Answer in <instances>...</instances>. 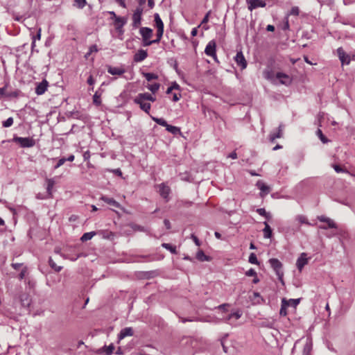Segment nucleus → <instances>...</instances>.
<instances>
[{
    "label": "nucleus",
    "mask_w": 355,
    "mask_h": 355,
    "mask_svg": "<svg viewBox=\"0 0 355 355\" xmlns=\"http://www.w3.org/2000/svg\"><path fill=\"white\" fill-rule=\"evenodd\" d=\"M107 71L112 75L121 76L125 73V69L121 67H109Z\"/></svg>",
    "instance_id": "6ab92c4d"
},
{
    "label": "nucleus",
    "mask_w": 355,
    "mask_h": 355,
    "mask_svg": "<svg viewBox=\"0 0 355 355\" xmlns=\"http://www.w3.org/2000/svg\"><path fill=\"white\" fill-rule=\"evenodd\" d=\"M276 78L279 80L280 83L283 85H288L291 83V78L289 76L282 72H277L276 73Z\"/></svg>",
    "instance_id": "f8f14e48"
},
{
    "label": "nucleus",
    "mask_w": 355,
    "mask_h": 355,
    "mask_svg": "<svg viewBox=\"0 0 355 355\" xmlns=\"http://www.w3.org/2000/svg\"><path fill=\"white\" fill-rule=\"evenodd\" d=\"M289 306L288 300H286L285 298H283L282 300V306L279 311L280 315L286 316L287 315V308Z\"/></svg>",
    "instance_id": "412c9836"
},
{
    "label": "nucleus",
    "mask_w": 355,
    "mask_h": 355,
    "mask_svg": "<svg viewBox=\"0 0 355 355\" xmlns=\"http://www.w3.org/2000/svg\"><path fill=\"white\" fill-rule=\"evenodd\" d=\"M49 266L54 269L56 272H60L62 269V266H58L51 258L49 260Z\"/></svg>",
    "instance_id": "58836bf2"
},
{
    "label": "nucleus",
    "mask_w": 355,
    "mask_h": 355,
    "mask_svg": "<svg viewBox=\"0 0 355 355\" xmlns=\"http://www.w3.org/2000/svg\"><path fill=\"white\" fill-rule=\"evenodd\" d=\"M19 92L17 90L13 91V92H8L6 90L5 97L7 98H17L19 96Z\"/></svg>",
    "instance_id": "c9c22d12"
},
{
    "label": "nucleus",
    "mask_w": 355,
    "mask_h": 355,
    "mask_svg": "<svg viewBox=\"0 0 355 355\" xmlns=\"http://www.w3.org/2000/svg\"><path fill=\"white\" fill-rule=\"evenodd\" d=\"M308 263V259L306 257V254L303 252L301 254L300 257L297 259L296 266L297 269L301 271L304 266Z\"/></svg>",
    "instance_id": "ddd939ff"
},
{
    "label": "nucleus",
    "mask_w": 355,
    "mask_h": 355,
    "mask_svg": "<svg viewBox=\"0 0 355 355\" xmlns=\"http://www.w3.org/2000/svg\"><path fill=\"white\" fill-rule=\"evenodd\" d=\"M311 350V345L310 343H306L304 347L303 354L304 355H309Z\"/></svg>",
    "instance_id": "8fccbe9b"
},
{
    "label": "nucleus",
    "mask_w": 355,
    "mask_h": 355,
    "mask_svg": "<svg viewBox=\"0 0 355 355\" xmlns=\"http://www.w3.org/2000/svg\"><path fill=\"white\" fill-rule=\"evenodd\" d=\"M164 33V30H157V38L155 40H153L155 43L159 42L160 40L162 37Z\"/></svg>",
    "instance_id": "3c124183"
},
{
    "label": "nucleus",
    "mask_w": 355,
    "mask_h": 355,
    "mask_svg": "<svg viewBox=\"0 0 355 355\" xmlns=\"http://www.w3.org/2000/svg\"><path fill=\"white\" fill-rule=\"evenodd\" d=\"M216 42L214 40H211L207 44V45L205 49V53L207 55L214 58V59L215 60H217L216 53Z\"/></svg>",
    "instance_id": "423d86ee"
},
{
    "label": "nucleus",
    "mask_w": 355,
    "mask_h": 355,
    "mask_svg": "<svg viewBox=\"0 0 355 355\" xmlns=\"http://www.w3.org/2000/svg\"><path fill=\"white\" fill-rule=\"evenodd\" d=\"M48 85H49L48 81L45 79L43 80L35 87V93L37 95H42V94H44L47 89Z\"/></svg>",
    "instance_id": "9b49d317"
},
{
    "label": "nucleus",
    "mask_w": 355,
    "mask_h": 355,
    "mask_svg": "<svg viewBox=\"0 0 355 355\" xmlns=\"http://www.w3.org/2000/svg\"><path fill=\"white\" fill-rule=\"evenodd\" d=\"M126 23V19L121 17H117L114 19V24L116 26V29H119L122 28Z\"/></svg>",
    "instance_id": "b1692460"
},
{
    "label": "nucleus",
    "mask_w": 355,
    "mask_h": 355,
    "mask_svg": "<svg viewBox=\"0 0 355 355\" xmlns=\"http://www.w3.org/2000/svg\"><path fill=\"white\" fill-rule=\"evenodd\" d=\"M114 349V344L111 343L110 345H105L95 351L96 354H105L106 355H112Z\"/></svg>",
    "instance_id": "1a4fd4ad"
},
{
    "label": "nucleus",
    "mask_w": 355,
    "mask_h": 355,
    "mask_svg": "<svg viewBox=\"0 0 355 355\" xmlns=\"http://www.w3.org/2000/svg\"><path fill=\"white\" fill-rule=\"evenodd\" d=\"M209 15H210V11H209V12L205 15V17H204V18L202 19V24L207 23V22L209 21Z\"/></svg>",
    "instance_id": "338daca9"
},
{
    "label": "nucleus",
    "mask_w": 355,
    "mask_h": 355,
    "mask_svg": "<svg viewBox=\"0 0 355 355\" xmlns=\"http://www.w3.org/2000/svg\"><path fill=\"white\" fill-rule=\"evenodd\" d=\"M142 13H143V8H142V6H138V7L135 9V12H134V13H133V14H134V15H142Z\"/></svg>",
    "instance_id": "13d9d810"
},
{
    "label": "nucleus",
    "mask_w": 355,
    "mask_h": 355,
    "mask_svg": "<svg viewBox=\"0 0 355 355\" xmlns=\"http://www.w3.org/2000/svg\"><path fill=\"white\" fill-rule=\"evenodd\" d=\"M338 56L342 63V64H349L350 62L349 56L345 52L342 47L337 49Z\"/></svg>",
    "instance_id": "0eeeda50"
},
{
    "label": "nucleus",
    "mask_w": 355,
    "mask_h": 355,
    "mask_svg": "<svg viewBox=\"0 0 355 355\" xmlns=\"http://www.w3.org/2000/svg\"><path fill=\"white\" fill-rule=\"evenodd\" d=\"M191 239H193L196 245L200 246V243L196 236H195L194 234H191Z\"/></svg>",
    "instance_id": "680f3d73"
},
{
    "label": "nucleus",
    "mask_w": 355,
    "mask_h": 355,
    "mask_svg": "<svg viewBox=\"0 0 355 355\" xmlns=\"http://www.w3.org/2000/svg\"><path fill=\"white\" fill-rule=\"evenodd\" d=\"M129 226L134 230V231H139V232H144L145 228L143 226L135 224V223H130Z\"/></svg>",
    "instance_id": "ea45409f"
},
{
    "label": "nucleus",
    "mask_w": 355,
    "mask_h": 355,
    "mask_svg": "<svg viewBox=\"0 0 355 355\" xmlns=\"http://www.w3.org/2000/svg\"><path fill=\"white\" fill-rule=\"evenodd\" d=\"M28 273V268L25 266L22 269L19 271V279L20 280L24 279L26 277V274Z\"/></svg>",
    "instance_id": "79ce46f5"
},
{
    "label": "nucleus",
    "mask_w": 355,
    "mask_h": 355,
    "mask_svg": "<svg viewBox=\"0 0 355 355\" xmlns=\"http://www.w3.org/2000/svg\"><path fill=\"white\" fill-rule=\"evenodd\" d=\"M283 135L282 125H280L277 132H271L269 135V140L274 142L276 139L281 138Z\"/></svg>",
    "instance_id": "a211bd4d"
},
{
    "label": "nucleus",
    "mask_w": 355,
    "mask_h": 355,
    "mask_svg": "<svg viewBox=\"0 0 355 355\" xmlns=\"http://www.w3.org/2000/svg\"><path fill=\"white\" fill-rule=\"evenodd\" d=\"M180 97H181V95L180 94L174 93L173 94V101L174 102H177L180 100Z\"/></svg>",
    "instance_id": "e2e57ef3"
},
{
    "label": "nucleus",
    "mask_w": 355,
    "mask_h": 355,
    "mask_svg": "<svg viewBox=\"0 0 355 355\" xmlns=\"http://www.w3.org/2000/svg\"><path fill=\"white\" fill-rule=\"evenodd\" d=\"M141 21V15H132V26L134 28H137L140 26Z\"/></svg>",
    "instance_id": "c85d7f7f"
},
{
    "label": "nucleus",
    "mask_w": 355,
    "mask_h": 355,
    "mask_svg": "<svg viewBox=\"0 0 355 355\" xmlns=\"http://www.w3.org/2000/svg\"><path fill=\"white\" fill-rule=\"evenodd\" d=\"M134 103L139 105L141 110L145 112L147 114H149L151 105L150 103L145 101L144 99H142L138 95L135 98Z\"/></svg>",
    "instance_id": "20e7f679"
},
{
    "label": "nucleus",
    "mask_w": 355,
    "mask_h": 355,
    "mask_svg": "<svg viewBox=\"0 0 355 355\" xmlns=\"http://www.w3.org/2000/svg\"><path fill=\"white\" fill-rule=\"evenodd\" d=\"M241 313L240 311H236V312H234L231 314L229 315V316L227 317V320H230L231 318H234L236 320H238L241 318Z\"/></svg>",
    "instance_id": "49530a36"
},
{
    "label": "nucleus",
    "mask_w": 355,
    "mask_h": 355,
    "mask_svg": "<svg viewBox=\"0 0 355 355\" xmlns=\"http://www.w3.org/2000/svg\"><path fill=\"white\" fill-rule=\"evenodd\" d=\"M316 135H318V137L320 138V139L321 140V141L323 143V144H327L329 140L327 139V137L323 135L322 130L320 129H318L317 131H316Z\"/></svg>",
    "instance_id": "4c0bfd02"
},
{
    "label": "nucleus",
    "mask_w": 355,
    "mask_h": 355,
    "mask_svg": "<svg viewBox=\"0 0 355 355\" xmlns=\"http://www.w3.org/2000/svg\"><path fill=\"white\" fill-rule=\"evenodd\" d=\"M47 187H46V191L48 193V196L49 198L52 196V189L54 187L55 182L53 179H47Z\"/></svg>",
    "instance_id": "393cba45"
},
{
    "label": "nucleus",
    "mask_w": 355,
    "mask_h": 355,
    "mask_svg": "<svg viewBox=\"0 0 355 355\" xmlns=\"http://www.w3.org/2000/svg\"><path fill=\"white\" fill-rule=\"evenodd\" d=\"M196 259L200 261H209V258L205 255L202 250H199L196 254Z\"/></svg>",
    "instance_id": "2f4dec72"
},
{
    "label": "nucleus",
    "mask_w": 355,
    "mask_h": 355,
    "mask_svg": "<svg viewBox=\"0 0 355 355\" xmlns=\"http://www.w3.org/2000/svg\"><path fill=\"white\" fill-rule=\"evenodd\" d=\"M159 193L160 196L166 199V201L168 200V196L171 193V189L168 186L165 184L164 183H162L158 185Z\"/></svg>",
    "instance_id": "6e6552de"
},
{
    "label": "nucleus",
    "mask_w": 355,
    "mask_h": 355,
    "mask_svg": "<svg viewBox=\"0 0 355 355\" xmlns=\"http://www.w3.org/2000/svg\"><path fill=\"white\" fill-rule=\"evenodd\" d=\"M7 89V85L5 87L0 88V98L5 97L6 92Z\"/></svg>",
    "instance_id": "052dcab7"
},
{
    "label": "nucleus",
    "mask_w": 355,
    "mask_h": 355,
    "mask_svg": "<svg viewBox=\"0 0 355 355\" xmlns=\"http://www.w3.org/2000/svg\"><path fill=\"white\" fill-rule=\"evenodd\" d=\"M257 212L259 215H261V216H263V217H265L266 218H270V214L268 213H267L265 209H263V208H259V209H257Z\"/></svg>",
    "instance_id": "c03bdc74"
},
{
    "label": "nucleus",
    "mask_w": 355,
    "mask_h": 355,
    "mask_svg": "<svg viewBox=\"0 0 355 355\" xmlns=\"http://www.w3.org/2000/svg\"><path fill=\"white\" fill-rule=\"evenodd\" d=\"M162 246L164 248L169 250L172 254H178V251L176 250V247L174 246V245H172L170 243H164L162 244Z\"/></svg>",
    "instance_id": "c756f323"
},
{
    "label": "nucleus",
    "mask_w": 355,
    "mask_h": 355,
    "mask_svg": "<svg viewBox=\"0 0 355 355\" xmlns=\"http://www.w3.org/2000/svg\"><path fill=\"white\" fill-rule=\"evenodd\" d=\"M256 186L261 190V196L267 195L270 191V187L265 184V183L261 180L257 181Z\"/></svg>",
    "instance_id": "dca6fc26"
},
{
    "label": "nucleus",
    "mask_w": 355,
    "mask_h": 355,
    "mask_svg": "<svg viewBox=\"0 0 355 355\" xmlns=\"http://www.w3.org/2000/svg\"><path fill=\"white\" fill-rule=\"evenodd\" d=\"M134 334V330L132 327H125L121 330L118 334V339L119 340H123L127 336H132Z\"/></svg>",
    "instance_id": "4468645a"
},
{
    "label": "nucleus",
    "mask_w": 355,
    "mask_h": 355,
    "mask_svg": "<svg viewBox=\"0 0 355 355\" xmlns=\"http://www.w3.org/2000/svg\"><path fill=\"white\" fill-rule=\"evenodd\" d=\"M87 83L89 85H92L94 84V80L92 77V75H90L87 79Z\"/></svg>",
    "instance_id": "774afa93"
},
{
    "label": "nucleus",
    "mask_w": 355,
    "mask_h": 355,
    "mask_svg": "<svg viewBox=\"0 0 355 355\" xmlns=\"http://www.w3.org/2000/svg\"><path fill=\"white\" fill-rule=\"evenodd\" d=\"M318 220L320 222L327 223V225H320V228L322 230H327V228H337L336 224L331 218L326 217L325 216H318Z\"/></svg>",
    "instance_id": "39448f33"
},
{
    "label": "nucleus",
    "mask_w": 355,
    "mask_h": 355,
    "mask_svg": "<svg viewBox=\"0 0 355 355\" xmlns=\"http://www.w3.org/2000/svg\"><path fill=\"white\" fill-rule=\"evenodd\" d=\"M268 261L272 268L275 270L279 282L282 284H284L283 279L284 272L282 270V263L277 259L275 258L270 259Z\"/></svg>",
    "instance_id": "f257e3e1"
},
{
    "label": "nucleus",
    "mask_w": 355,
    "mask_h": 355,
    "mask_svg": "<svg viewBox=\"0 0 355 355\" xmlns=\"http://www.w3.org/2000/svg\"><path fill=\"white\" fill-rule=\"evenodd\" d=\"M154 17L157 30H164V23L162 19L160 18L159 14L155 13Z\"/></svg>",
    "instance_id": "5701e85b"
},
{
    "label": "nucleus",
    "mask_w": 355,
    "mask_h": 355,
    "mask_svg": "<svg viewBox=\"0 0 355 355\" xmlns=\"http://www.w3.org/2000/svg\"><path fill=\"white\" fill-rule=\"evenodd\" d=\"M160 85L159 83H154L147 86V88L153 94L156 93L159 89Z\"/></svg>",
    "instance_id": "e433bc0d"
},
{
    "label": "nucleus",
    "mask_w": 355,
    "mask_h": 355,
    "mask_svg": "<svg viewBox=\"0 0 355 355\" xmlns=\"http://www.w3.org/2000/svg\"><path fill=\"white\" fill-rule=\"evenodd\" d=\"M235 61L238 66L241 67V69H244L247 67V62L245 59L244 55L241 51L238 52L235 56Z\"/></svg>",
    "instance_id": "9d476101"
},
{
    "label": "nucleus",
    "mask_w": 355,
    "mask_h": 355,
    "mask_svg": "<svg viewBox=\"0 0 355 355\" xmlns=\"http://www.w3.org/2000/svg\"><path fill=\"white\" fill-rule=\"evenodd\" d=\"M101 200H102L103 201H104L105 202L107 203L110 205L114 206L116 208H121V205L112 198L103 196L101 198Z\"/></svg>",
    "instance_id": "aec40b11"
},
{
    "label": "nucleus",
    "mask_w": 355,
    "mask_h": 355,
    "mask_svg": "<svg viewBox=\"0 0 355 355\" xmlns=\"http://www.w3.org/2000/svg\"><path fill=\"white\" fill-rule=\"evenodd\" d=\"M87 3L86 0H75V5L78 8H83Z\"/></svg>",
    "instance_id": "de8ad7c7"
},
{
    "label": "nucleus",
    "mask_w": 355,
    "mask_h": 355,
    "mask_svg": "<svg viewBox=\"0 0 355 355\" xmlns=\"http://www.w3.org/2000/svg\"><path fill=\"white\" fill-rule=\"evenodd\" d=\"M245 275L248 277H254L257 275V272L253 268H250V270L246 271Z\"/></svg>",
    "instance_id": "6e6d98bb"
},
{
    "label": "nucleus",
    "mask_w": 355,
    "mask_h": 355,
    "mask_svg": "<svg viewBox=\"0 0 355 355\" xmlns=\"http://www.w3.org/2000/svg\"><path fill=\"white\" fill-rule=\"evenodd\" d=\"M164 224L167 230H170L171 228V223L168 219L164 220Z\"/></svg>",
    "instance_id": "0e129e2a"
},
{
    "label": "nucleus",
    "mask_w": 355,
    "mask_h": 355,
    "mask_svg": "<svg viewBox=\"0 0 355 355\" xmlns=\"http://www.w3.org/2000/svg\"><path fill=\"white\" fill-rule=\"evenodd\" d=\"M295 220L299 222L300 224H305L307 225H311L307 219V218L304 215H297L295 216Z\"/></svg>",
    "instance_id": "cd10ccee"
},
{
    "label": "nucleus",
    "mask_w": 355,
    "mask_h": 355,
    "mask_svg": "<svg viewBox=\"0 0 355 355\" xmlns=\"http://www.w3.org/2000/svg\"><path fill=\"white\" fill-rule=\"evenodd\" d=\"M288 302L289 306L295 307L300 303V299H290Z\"/></svg>",
    "instance_id": "864d4df0"
},
{
    "label": "nucleus",
    "mask_w": 355,
    "mask_h": 355,
    "mask_svg": "<svg viewBox=\"0 0 355 355\" xmlns=\"http://www.w3.org/2000/svg\"><path fill=\"white\" fill-rule=\"evenodd\" d=\"M89 157H90V152L89 150L85 151L83 153L84 160L85 161L88 160L89 159Z\"/></svg>",
    "instance_id": "69168bd1"
},
{
    "label": "nucleus",
    "mask_w": 355,
    "mask_h": 355,
    "mask_svg": "<svg viewBox=\"0 0 355 355\" xmlns=\"http://www.w3.org/2000/svg\"><path fill=\"white\" fill-rule=\"evenodd\" d=\"M248 261L252 264L258 265L259 263L257 260V256L254 253H251L249 256Z\"/></svg>",
    "instance_id": "a19ab883"
},
{
    "label": "nucleus",
    "mask_w": 355,
    "mask_h": 355,
    "mask_svg": "<svg viewBox=\"0 0 355 355\" xmlns=\"http://www.w3.org/2000/svg\"><path fill=\"white\" fill-rule=\"evenodd\" d=\"M139 96H140L142 99H144L145 101H152V102H154L155 101L156 98L155 97H154L152 94H149V93H140L138 94Z\"/></svg>",
    "instance_id": "bb28decb"
},
{
    "label": "nucleus",
    "mask_w": 355,
    "mask_h": 355,
    "mask_svg": "<svg viewBox=\"0 0 355 355\" xmlns=\"http://www.w3.org/2000/svg\"><path fill=\"white\" fill-rule=\"evenodd\" d=\"M95 235H96L95 232H86V233L83 234V235L81 236L80 240L83 242L87 241L92 239V237Z\"/></svg>",
    "instance_id": "7c9ffc66"
},
{
    "label": "nucleus",
    "mask_w": 355,
    "mask_h": 355,
    "mask_svg": "<svg viewBox=\"0 0 355 355\" xmlns=\"http://www.w3.org/2000/svg\"><path fill=\"white\" fill-rule=\"evenodd\" d=\"M248 9L250 11H252L258 8H264L266 6V1L264 0H245Z\"/></svg>",
    "instance_id": "7ed1b4c3"
},
{
    "label": "nucleus",
    "mask_w": 355,
    "mask_h": 355,
    "mask_svg": "<svg viewBox=\"0 0 355 355\" xmlns=\"http://www.w3.org/2000/svg\"><path fill=\"white\" fill-rule=\"evenodd\" d=\"M140 34L142 36L143 41H146L152 37L153 30L148 27H143L140 28Z\"/></svg>",
    "instance_id": "f3484780"
},
{
    "label": "nucleus",
    "mask_w": 355,
    "mask_h": 355,
    "mask_svg": "<svg viewBox=\"0 0 355 355\" xmlns=\"http://www.w3.org/2000/svg\"><path fill=\"white\" fill-rule=\"evenodd\" d=\"M166 130L171 132V134L174 135H180L181 134V130H180V128H178V127H176V126H173V125H168L167 128H166Z\"/></svg>",
    "instance_id": "a878e982"
},
{
    "label": "nucleus",
    "mask_w": 355,
    "mask_h": 355,
    "mask_svg": "<svg viewBox=\"0 0 355 355\" xmlns=\"http://www.w3.org/2000/svg\"><path fill=\"white\" fill-rule=\"evenodd\" d=\"M333 167L336 173H341V172L347 173V171L346 169L342 168L339 165L335 164L333 166Z\"/></svg>",
    "instance_id": "5fc2aeb1"
},
{
    "label": "nucleus",
    "mask_w": 355,
    "mask_h": 355,
    "mask_svg": "<svg viewBox=\"0 0 355 355\" xmlns=\"http://www.w3.org/2000/svg\"><path fill=\"white\" fill-rule=\"evenodd\" d=\"M89 51L90 53H96L98 51V49L97 47V46L96 44H94V45H92L89 49Z\"/></svg>",
    "instance_id": "bf43d9fd"
},
{
    "label": "nucleus",
    "mask_w": 355,
    "mask_h": 355,
    "mask_svg": "<svg viewBox=\"0 0 355 355\" xmlns=\"http://www.w3.org/2000/svg\"><path fill=\"white\" fill-rule=\"evenodd\" d=\"M148 57V53L146 50L139 49L134 55V61L136 62H140L144 60Z\"/></svg>",
    "instance_id": "2eb2a0df"
},
{
    "label": "nucleus",
    "mask_w": 355,
    "mask_h": 355,
    "mask_svg": "<svg viewBox=\"0 0 355 355\" xmlns=\"http://www.w3.org/2000/svg\"><path fill=\"white\" fill-rule=\"evenodd\" d=\"M25 282L27 284L29 289H33L35 286V282L32 279H25Z\"/></svg>",
    "instance_id": "603ef678"
},
{
    "label": "nucleus",
    "mask_w": 355,
    "mask_h": 355,
    "mask_svg": "<svg viewBox=\"0 0 355 355\" xmlns=\"http://www.w3.org/2000/svg\"><path fill=\"white\" fill-rule=\"evenodd\" d=\"M12 141L21 148H31L35 145V141L32 137H14Z\"/></svg>",
    "instance_id": "f03ea898"
},
{
    "label": "nucleus",
    "mask_w": 355,
    "mask_h": 355,
    "mask_svg": "<svg viewBox=\"0 0 355 355\" xmlns=\"http://www.w3.org/2000/svg\"><path fill=\"white\" fill-rule=\"evenodd\" d=\"M152 119L155 122L157 123V124H159V125H162L163 127H165L166 128H167L168 126V123L166 122V121L163 119V118H156V117H152Z\"/></svg>",
    "instance_id": "473e14b6"
},
{
    "label": "nucleus",
    "mask_w": 355,
    "mask_h": 355,
    "mask_svg": "<svg viewBox=\"0 0 355 355\" xmlns=\"http://www.w3.org/2000/svg\"><path fill=\"white\" fill-rule=\"evenodd\" d=\"M11 266L15 270L20 271L22 269V268L25 266V265L21 263H12Z\"/></svg>",
    "instance_id": "37998d69"
},
{
    "label": "nucleus",
    "mask_w": 355,
    "mask_h": 355,
    "mask_svg": "<svg viewBox=\"0 0 355 355\" xmlns=\"http://www.w3.org/2000/svg\"><path fill=\"white\" fill-rule=\"evenodd\" d=\"M101 94H99L98 92H96L95 94H94L93 103L96 105H100L101 104Z\"/></svg>",
    "instance_id": "72a5a7b5"
},
{
    "label": "nucleus",
    "mask_w": 355,
    "mask_h": 355,
    "mask_svg": "<svg viewBox=\"0 0 355 355\" xmlns=\"http://www.w3.org/2000/svg\"><path fill=\"white\" fill-rule=\"evenodd\" d=\"M65 162H67V159H65L64 157L58 160V162L57 163V164L54 166V168L56 169V168H59L60 166L63 165L65 163Z\"/></svg>",
    "instance_id": "4d7b16f0"
},
{
    "label": "nucleus",
    "mask_w": 355,
    "mask_h": 355,
    "mask_svg": "<svg viewBox=\"0 0 355 355\" xmlns=\"http://www.w3.org/2000/svg\"><path fill=\"white\" fill-rule=\"evenodd\" d=\"M264 228L263 230V236L266 239H270L272 236V229L267 222H264Z\"/></svg>",
    "instance_id": "4be33fe9"
},
{
    "label": "nucleus",
    "mask_w": 355,
    "mask_h": 355,
    "mask_svg": "<svg viewBox=\"0 0 355 355\" xmlns=\"http://www.w3.org/2000/svg\"><path fill=\"white\" fill-rule=\"evenodd\" d=\"M299 13H300L299 8L297 6H294L291 8V10H290V12L287 16H288V15L297 16L299 15Z\"/></svg>",
    "instance_id": "09e8293b"
},
{
    "label": "nucleus",
    "mask_w": 355,
    "mask_h": 355,
    "mask_svg": "<svg viewBox=\"0 0 355 355\" xmlns=\"http://www.w3.org/2000/svg\"><path fill=\"white\" fill-rule=\"evenodd\" d=\"M142 74L148 81H151L152 80L158 78V76L153 73H142Z\"/></svg>",
    "instance_id": "f704fd0d"
},
{
    "label": "nucleus",
    "mask_w": 355,
    "mask_h": 355,
    "mask_svg": "<svg viewBox=\"0 0 355 355\" xmlns=\"http://www.w3.org/2000/svg\"><path fill=\"white\" fill-rule=\"evenodd\" d=\"M12 124H13V118L12 117H9L6 121H3V123H2V125L4 128L10 127Z\"/></svg>",
    "instance_id": "a18cd8bd"
}]
</instances>
